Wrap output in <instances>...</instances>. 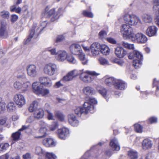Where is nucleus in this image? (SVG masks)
<instances>
[{
	"instance_id": "obj_59",
	"label": "nucleus",
	"mask_w": 159,
	"mask_h": 159,
	"mask_svg": "<svg viewBox=\"0 0 159 159\" xmlns=\"http://www.w3.org/2000/svg\"><path fill=\"white\" fill-rule=\"evenodd\" d=\"M159 84V81L157 80L156 78L153 80V87L154 86H157V90H159V87L157 86Z\"/></svg>"
},
{
	"instance_id": "obj_20",
	"label": "nucleus",
	"mask_w": 159,
	"mask_h": 159,
	"mask_svg": "<svg viewBox=\"0 0 159 159\" xmlns=\"http://www.w3.org/2000/svg\"><path fill=\"white\" fill-rule=\"evenodd\" d=\"M114 86L116 89L123 90L125 89L127 85L124 81L116 79L115 81Z\"/></svg>"
},
{
	"instance_id": "obj_23",
	"label": "nucleus",
	"mask_w": 159,
	"mask_h": 159,
	"mask_svg": "<svg viewBox=\"0 0 159 159\" xmlns=\"http://www.w3.org/2000/svg\"><path fill=\"white\" fill-rule=\"evenodd\" d=\"M68 120L69 123L72 126H75L78 125L79 121L73 114H70L68 116Z\"/></svg>"
},
{
	"instance_id": "obj_2",
	"label": "nucleus",
	"mask_w": 159,
	"mask_h": 159,
	"mask_svg": "<svg viewBox=\"0 0 159 159\" xmlns=\"http://www.w3.org/2000/svg\"><path fill=\"white\" fill-rule=\"evenodd\" d=\"M80 75V78L84 82L89 83L92 82L94 79V76H97L99 75L94 71L89 70H80L79 73Z\"/></svg>"
},
{
	"instance_id": "obj_26",
	"label": "nucleus",
	"mask_w": 159,
	"mask_h": 159,
	"mask_svg": "<svg viewBox=\"0 0 159 159\" xmlns=\"http://www.w3.org/2000/svg\"><path fill=\"white\" fill-rule=\"evenodd\" d=\"M31 86L30 83L28 81L23 83L22 85L21 92L25 93L28 92L31 89Z\"/></svg>"
},
{
	"instance_id": "obj_24",
	"label": "nucleus",
	"mask_w": 159,
	"mask_h": 159,
	"mask_svg": "<svg viewBox=\"0 0 159 159\" xmlns=\"http://www.w3.org/2000/svg\"><path fill=\"white\" fill-rule=\"evenodd\" d=\"M157 29L155 26H149L146 30V34L149 37L156 35Z\"/></svg>"
},
{
	"instance_id": "obj_60",
	"label": "nucleus",
	"mask_w": 159,
	"mask_h": 159,
	"mask_svg": "<svg viewBox=\"0 0 159 159\" xmlns=\"http://www.w3.org/2000/svg\"><path fill=\"white\" fill-rule=\"evenodd\" d=\"M48 51L50 52L52 55H56L57 54V52L55 48H48Z\"/></svg>"
},
{
	"instance_id": "obj_7",
	"label": "nucleus",
	"mask_w": 159,
	"mask_h": 159,
	"mask_svg": "<svg viewBox=\"0 0 159 159\" xmlns=\"http://www.w3.org/2000/svg\"><path fill=\"white\" fill-rule=\"evenodd\" d=\"M124 19L127 24L130 25H136L138 23H140V19L134 15L126 14L124 15Z\"/></svg>"
},
{
	"instance_id": "obj_6",
	"label": "nucleus",
	"mask_w": 159,
	"mask_h": 159,
	"mask_svg": "<svg viewBox=\"0 0 159 159\" xmlns=\"http://www.w3.org/2000/svg\"><path fill=\"white\" fill-rule=\"evenodd\" d=\"M58 71L57 66L56 64L49 63L46 64L43 68V71L46 75L52 76L56 74Z\"/></svg>"
},
{
	"instance_id": "obj_41",
	"label": "nucleus",
	"mask_w": 159,
	"mask_h": 159,
	"mask_svg": "<svg viewBox=\"0 0 159 159\" xmlns=\"http://www.w3.org/2000/svg\"><path fill=\"white\" fill-rule=\"evenodd\" d=\"M134 129L135 131L138 133H142L143 132V127L138 124H135L134 125Z\"/></svg>"
},
{
	"instance_id": "obj_50",
	"label": "nucleus",
	"mask_w": 159,
	"mask_h": 159,
	"mask_svg": "<svg viewBox=\"0 0 159 159\" xmlns=\"http://www.w3.org/2000/svg\"><path fill=\"white\" fill-rule=\"evenodd\" d=\"M98 61L100 64L102 65H109V63L108 61L106 59L101 57L98 59Z\"/></svg>"
},
{
	"instance_id": "obj_13",
	"label": "nucleus",
	"mask_w": 159,
	"mask_h": 159,
	"mask_svg": "<svg viewBox=\"0 0 159 159\" xmlns=\"http://www.w3.org/2000/svg\"><path fill=\"white\" fill-rule=\"evenodd\" d=\"M7 23L5 21H0V37L6 38L8 36L7 30Z\"/></svg>"
},
{
	"instance_id": "obj_39",
	"label": "nucleus",
	"mask_w": 159,
	"mask_h": 159,
	"mask_svg": "<svg viewBox=\"0 0 159 159\" xmlns=\"http://www.w3.org/2000/svg\"><path fill=\"white\" fill-rule=\"evenodd\" d=\"M116 80L113 77H109L105 79V82L106 84L109 85L112 84L114 85V84Z\"/></svg>"
},
{
	"instance_id": "obj_22",
	"label": "nucleus",
	"mask_w": 159,
	"mask_h": 159,
	"mask_svg": "<svg viewBox=\"0 0 159 159\" xmlns=\"http://www.w3.org/2000/svg\"><path fill=\"white\" fill-rule=\"evenodd\" d=\"M57 55V59L59 61H65L66 59L67 56L66 52L62 50L58 51Z\"/></svg>"
},
{
	"instance_id": "obj_21",
	"label": "nucleus",
	"mask_w": 159,
	"mask_h": 159,
	"mask_svg": "<svg viewBox=\"0 0 159 159\" xmlns=\"http://www.w3.org/2000/svg\"><path fill=\"white\" fill-rule=\"evenodd\" d=\"M83 93L85 95L90 96L94 95L95 93V91L92 87L87 86L84 87L83 89Z\"/></svg>"
},
{
	"instance_id": "obj_19",
	"label": "nucleus",
	"mask_w": 159,
	"mask_h": 159,
	"mask_svg": "<svg viewBox=\"0 0 159 159\" xmlns=\"http://www.w3.org/2000/svg\"><path fill=\"white\" fill-rule=\"evenodd\" d=\"M100 44L96 43H93L90 46V50L93 56L98 55L99 53Z\"/></svg>"
},
{
	"instance_id": "obj_57",
	"label": "nucleus",
	"mask_w": 159,
	"mask_h": 159,
	"mask_svg": "<svg viewBox=\"0 0 159 159\" xmlns=\"http://www.w3.org/2000/svg\"><path fill=\"white\" fill-rule=\"evenodd\" d=\"M99 37L101 39H103L106 37L107 33L104 31H101L99 33Z\"/></svg>"
},
{
	"instance_id": "obj_42",
	"label": "nucleus",
	"mask_w": 159,
	"mask_h": 159,
	"mask_svg": "<svg viewBox=\"0 0 159 159\" xmlns=\"http://www.w3.org/2000/svg\"><path fill=\"white\" fill-rule=\"evenodd\" d=\"M55 115L61 121H63L64 119V115L60 112L56 111L54 113Z\"/></svg>"
},
{
	"instance_id": "obj_36",
	"label": "nucleus",
	"mask_w": 159,
	"mask_h": 159,
	"mask_svg": "<svg viewBox=\"0 0 159 159\" xmlns=\"http://www.w3.org/2000/svg\"><path fill=\"white\" fill-rule=\"evenodd\" d=\"M121 44L124 48H126L132 50L134 48V45L133 44H130L127 42L122 41Z\"/></svg>"
},
{
	"instance_id": "obj_43",
	"label": "nucleus",
	"mask_w": 159,
	"mask_h": 159,
	"mask_svg": "<svg viewBox=\"0 0 159 159\" xmlns=\"http://www.w3.org/2000/svg\"><path fill=\"white\" fill-rule=\"evenodd\" d=\"M9 144L7 143H2L0 144V152L5 151L9 147Z\"/></svg>"
},
{
	"instance_id": "obj_33",
	"label": "nucleus",
	"mask_w": 159,
	"mask_h": 159,
	"mask_svg": "<svg viewBox=\"0 0 159 159\" xmlns=\"http://www.w3.org/2000/svg\"><path fill=\"white\" fill-rule=\"evenodd\" d=\"M47 14L50 16H52L51 19L52 21H54L58 18V16L55 13V11L54 9H52L47 12Z\"/></svg>"
},
{
	"instance_id": "obj_37",
	"label": "nucleus",
	"mask_w": 159,
	"mask_h": 159,
	"mask_svg": "<svg viewBox=\"0 0 159 159\" xmlns=\"http://www.w3.org/2000/svg\"><path fill=\"white\" fill-rule=\"evenodd\" d=\"M99 93L104 98L106 99L107 101V97L108 96L107 91L106 89L103 87L101 88L100 89H98Z\"/></svg>"
},
{
	"instance_id": "obj_32",
	"label": "nucleus",
	"mask_w": 159,
	"mask_h": 159,
	"mask_svg": "<svg viewBox=\"0 0 159 159\" xmlns=\"http://www.w3.org/2000/svg\"><path fill=\"white\" fill-rule=\"evenodd\" d=\"M38 106V102L37 101H33L30 105L29 107V111L30 112H34L35 111H36L37 109V107Z\"/></svg>"
},
{
	"instance_id": "obj_61",
	"label": "nucleus",
	"mask_w": 159,
	"mask_h": 159,
	"mask_svg": "<svg viewBox=\"0 0 159 159\" xmlns=\"http://www.w3.org/2000/svg\"><path fill=\"white\" fill-rule=\"evenodd\" d=\"M63 86V84L61 83L60 81L56 82L54 85L53 87L56 89H57Z\"/></svg>"
},
{
	"instance_id": "obj_11",
	"label": "nucleus",
	"mask_w": 159,
	"mask_h": 159,
	"mask_svg": "<svg viewBox=\"0 0 159 159\" xmlns=\"http://www.w3.org/2000/svg\"><path fill=\"white\" fill-rule=\"evenodd\" d=\"M26 70L27 75L31 77H35L38 74L37 67L34 65H28L26 67Z\"/></svg>"
},
{
	"instance_id": "obj_27",
	"label": "nucleus",
	"mask_w": 159,
	"mask_h": 159,
	"mask_svg": "<svg viewBox=\"0 0 159 159\" xmlns=\"http://www.w3.org/2000/svg\"><path fill=\"white\" fill-rule=\"evenodd\" d=\"M152 145V143L150 140H143L142 142V147L144 150L151 148Z\"/></svg>"
},
{
	"instance_id": "obj_1",
	"label": "nucleus",
	"mask_w": 159,
	"mask_h": 159,
	"mask_svg": "<svg viewBox=\"0 0 159 159\" xmlns=\"http://www.w3.org/2000/svg\"><path fill=\"white\" fill-rule=\"evenodd\" d=\"M46 21L42 22L40 25H37L36 24H34L32 29L30 30V35L26 40V43L30 42L32 38H37L43 29L47 25Z\"/></svg>"
},
{
	"instance_id": "obj_14",
	"label": "nucleus",
	"mask_w": 159,
	"mask_h": 159,
	"mask_svg": "<svg viewBox=\"0 0 159 159\" xmlns=\"http://www.w3.org/2000/svg\"><path fill=\"white\" fill-rule=\"evenodd\" d=\"M57 135L59 138L63 139L69 135V130L67 128L63 127L58 129L57 130Z\"/></svg>"
},
{
	"instance_id": "obj_54",
	"label": "nucleus",
	"mask_w": 159,
	"mask_h": 159,
	"mask_svg": "<svg viewBox=\"0 0 159 159\" xmlns=\"http://www.w3.org/2000/svg\"><path fill=\"white\" fill-rule=\"evenodd\" d=\"M56 157L52 153H47L46 154V159H56Z\"/></svg>"
},
{
	"instance_id": "obj_45",
	"label": "nucleus",
	"mask_w": 159,
	"mask_h": 159,
	"mask_svg": "<svg viewBox=\"0 0 159 159\" xmlns=\"http://www.w3.org/2000/svg\"><path fill=\"white\" fill-rule=\"evenodd\" d=\"M0 15L3 18L8 19L9 16V13L7 11L3 10L0 12Z\"/></svg>"
},
{
	"instance_id": "obj_35",
	"label": "nucleus",
	"mask_w": 159,
	"mask_h": 159,
	"mask_svg": "<svg viewBox=\"0 0 159 159\" xmlns=\"http://www.w3.org/2000/svg\"><path fill=\"white\" fill-rule=\"evenodd\" d=\"M143 20L145 23H150L152 22V18L149 15L145 14L142 16Z\"/></svg>"
},
{
	"instance_id": "obj_31",
	"label": "nucleus",
	"mask_w": 159,
	"mask_h": 159,
	"mask_svg": "<svg viewBox=\"0 0 159 159\" xmlns=\"http://www.w3.org/2000/svg\"><path fill=\"white\" fill-rule=\"evenodd\" d=\"M6 107L7 110L9 112L14 111L16 108L15 104L12 102H10L8 103Z\"/></svg>"
},
{
	"instance_id": "obj_4",
	"label": "nucleus",
	"mask_w": 159,
	"mask_h": 159,
	"mask_svg": "<svg viewBox=\"0 0 159 159\" xmlns=\"http://www.w3.org/2000/svg\"><path fill=\"white\" fill-rule=\"evenodd\" d=\"M93 109L92 105L88 102H84L83 107H76L74 110L75 113L78 116H80L82 115L87 114L90 110Z\"/></svg>"
},
{
	"instance_id": "obj_34",
	"label": "nucleus",
	"mask_w": 159,
	"mask_h": 159,
	"mask_svg": "<svg viewBox=\"0 0 159 159\" xmlns=\"http://www.w3.org/2000/svg\"><path fill=\"white\" fill-rule=\"evenodd\" d=\"M128 155L130 159H136L138 157L137 152L132 150L128 151Z\"/></svg>"
},
{
	"instance_id": "obj_62",
	"label": "nucleus",
	"mask_w": 159,
	"mask_h": 159,
	"mask_svg": "<svg viewBox=\"0 0 159 159\" xmlns=\"http://www.w3.org/2000/svg\"><path fill=\"white\" fill-rule=\"evenodd\" d=\"M7 118L6 117L4 116L0 119V125H3L6 122Z\"/></svg>"
},
{
	"instance_id": "obj_52",
	"label": "nucleus",
	"mask_w": 159,
	"mask_h": 159,
	"mask_svg": "<svg viewBox=\"0 0 159 159\" xmlns=\"http://www.w3.org/2000/svg\"><path fill=\"white\" fill-rule=\"evenodd\" d=\"M66 59L70 63L75 64L76 62L75 59L71 55H67Z\"/></svg>"
},
{
	"instance_id": "obj_44",
	"label": "nucleus",
	"mask_w": 159,
	"mask_h": 159,
	"mask_svg": "<svg viewBox=\"0 0 159 159\" xmlns=\"http://www.w3.org/2000/svg\"><path fill=\"white\" fill-rule=\"evenodd\" d=\"M21 135L20 131L18 130L15 132L13 133L11 135L13 139H19Z\"/></svg>"
},
{
	"instance_id": "obj_15",
	"label": "nucleus",
	"mask_w": 159,
	"mask_h": 159,
	"mask_svg": "<svg viewBox=\"0 0 159 159\" xmlns=\"http://www.w3.org/2000/svg\"><path fill=\"white\" fill-rule=\"evenodd\" d=\"M39 80L41 84L46 87H50L52 85V80L50 78L48 77H40L39 79Z\"/></svg>"
},
{
	"instance_id": "obj_8",
	"label": "nucleus",
	"mask_w": 159,
	"mask_h": 159,
	"mask_svg": "<svg viewBox=\"0 0 159 159\" xmlns=\"http://www.w3.org/2000/svg\"><path fill=\"white\" fill-rule=\"evenodd\" d=\"M134 57H136L138 59L134 60L133 61V65L136 69L139 68L142 64L141 61L143 59L142 54L139 51H134Z\"/></svg>"
},
{
	"instance_id": "obj_53",
	"label": "nucleus",
	"mask_w": 159,
	"mask_h": 159,
	"mask_svg": "<svg viewBox=\"0 0 159 159\" xmlns=\"http://www.w3.org/2000/svg\"><path fill=\"white\" fill-rule=\"evenodd\" d=\"M6 106L5 102H0V113H3L5 111Z\"/></svg>"
},
{
	"instance_id": "obj_47",
	"label": "nucleus",
	"mask_w": 159,
	"mask_h": 159,
	"mask_svg": "<svg viewBox=\"0 0 159 159\" xmlns=\"http://www.w3.org/2000/svg\"><path fill=\"white\" fill-rule=\"evenodd\" d=\"M24 69H22L21 71V74H18L17 75V77L19 79L26 80V75L24 72Z\"/></svg>"
},
{
	"instance_id": "obj_18",
	"label": "nucleus",
	"mask_w": 159,
	"mask_h": 159,
	"mask_svg": "<svg viewBox=\"0 0 159 159\" xmlns=\"http://www.w3.org/2000/svg\"><path fill=\"white\" fill-rule=\"evenodd\" d=\"M41 85H40L39 82L37 81L34 82L32 84L33 92L38 95H40V93L43 89V87Z\"/></svg>"
},
{
	"instance_id": "obj_9",
	"label": "nucleus",
	"mask_w": 159,
	"mask_h": 159,
	"mask_svg": "<svg viewBox=\"0 0 159 159\" xmlns=\"http://www.w3.org/2000/svg\"><path fill=\"white\" fill-rule=\"evenodd\" d=\"M131 40L133 42L138 43H144L147 40V39L145 35L141 33H138L132 37Z\"/></svg>"
},
{
	"instance_id": "obj_10",
	"label": "nucleus",
	"mask_w": 159,
	"mask_h": 159,
	"mask_svg": "<svg viewBox=\"0 0 159 159\" xmlns=\"http://www.w3.org/2000/svg\"><path fill=\"white\" fill-rule=\"evenodd\" d=\"M13 100L16 104L20 107L24 105L25 103L24 97L20 94H15L13 98Z\"/></svg>"
},
{
	"instance_id": "obj_3",
	"label": "nucleus",
	"mask_w": 159,
	"mask_h": 159,
	"mask_svg": "<svg viewBox=\"0 0 159 159\" xmlns=\"http://www.w3.org/2000/svg\"><path fill=\"white\" fill-rule=\"evenodd\" d=\"M71 53L75 55H79V58L83 65H86L88 62V60L85 57V55L82 53L80 46L78 44H73L70 47Z\"/></svg>"
},
{
	"instance_id": "obj_29",
	"label": "nucleus",
	"mask_w": 159,
	"mask_h": 159,
	"mask_svg": "<svg viewBox=\"0 0 159 159\" xmlns=\"http://www.w3.org/2000/svg\"><path fill=\"white\" fill-rule=\"evenodd\" d=\"M110 145L113 150L119 151L120 149V146L116 140H111Z\"/></svg>"
},
{
	"instance_id": "obj_46",
	"label": "nucleus",
	"mask_w": 159,
	"mask_h": 159,
	"mask_svg": "<svg viewBox=\"0 0 159 159\" xmlns=\"http://www.w3.org/2000/svg\"><path fill=\"white\" fill-rule=\"evenodd\" d=\"M22 84L19 81H16L13 84L14 88L16 90H20L22 87Z\"/></svg>"
},
{
	"instance_id": "obj_25",
	"label": "nucleus",
	"mask_w": 159,
	"mask_h": 159,
	"mask_svg": "<svg viewBox=\"0 0 159 159\" xmlns=\"http://www.w3.org/2000/svg\"><path fill=\"white\" fill-rule=\"evenodd\" d=\"M44 115V111L42 109H38L34 112V118L39 119L42 118Z\"/></svg>"
},
{
	"instance_id": "obj_28",
	"label": "nucleus",
	"mask_w": 159,
	"mask_h": 159,
	"mask_svg": "<svg viewBox=\"0 0 159 159\" xmlns=\"http://www.w3.org/2000/svg\"><path fill=\"white\" fill-rule=\"evenodd\" d=\"M101 52L104 55H107L109 54L110 50L109 47L106 45H100L99 48Z\"/></svg>"
},
{
	"instance_id": "obj_56",
	"label": "nucleus",
	"mask_w": 159,
	"mask_h": 159,
	"mask_svg": "<svg viewBox=\"0 0 159 159\" xmlns=\"http://www.w3.org/2000/svg\"><path fill=\"white\" fill-rule=\"evenodd\" d=\"M65 39L64 36L62 35H58L57 38L56 42H59L63 41Z\"/></svg>"
},
{
	"instance_id": "obj_63",
	"label": "nucleus",
	"mask_w": 159,
	"mask_h": 159,
	"mask_svg": "<svg viewBox=\"0 0 159 159\" xmlns=\"http://www.w3.org/2000/svg\"><path fill=\"white\" fill-rule=\"evenodd\" d=\"M48 113V118L49 120H54V116L53 114L50 112L49 111L47 110Z\"/></svg>"
},
{
	"instance_id": "obj_16",
	"label": "nucleus",
	"mask_w": 159,
	"mask_h": 159,
	"mask_svg": "<svg viewBox=\"0 0 159 159\" xmlns=\"http://www.w3.org/2000/svg\"><path fill=\"white\" fill-rule=\"evenodd\" d=\"M79 75V73L77 71L75 70H73L68 73L63 78L62 80L64 81L71 80Z\"/></svg>"
},
{
	"instance_id": "obj_49",
	"label": "nucleus",
	"mask_w": 159,
	"mask_h": 159,
	"mask_svg": "<svg viewBox=\"0 0 159 159\" xmlns=\"http://www.w3.org/2000/svg\"><path fill=\"white\" fill-rule=\"evenodd\" d=\"M50 91L48 89L43 88L40 93V95H41L43 96H46L48 95Z\"/></svg>"
},
{
	"instance_id": "obj_40",
	"label": "nucleus",
	"mask_w": 159,
	"mask_h": 159,
	"mask_svg": "<svg viewBox=\"0 0 159 159\" xmlns=\"http://www.w3.org/2000/svg\"><path fill=\"white\" fill-rule=\"evenodd\" d=\"M153 7V13L155 16L159 15V3L156 4Z\"/></svg>"
},
{
	"instance_id": "obj_12",
	"label": "nucleus",
	"mask_w": 159,
	"mask_h": 159,
	"mask_svg": "<svg viewBox=\"0 0 159 159\" xmlns=\"http://www.w3.org/2000/svg\"><path fill=\"white\" fill-rule=\"evenodd\" d=\"M41 128L39 130L40 133L41 135L37 137L38 138H43L47 135V133L49 130L47 129L48 127L47 125L44 121H41L40 123Z\"/></svg>"
},
{
	"instance_id": "obj_48",
	"label": "nucleus",
	"mask_w": 159,
	"mask_h": 159,
	"mask_svg": "<svg viewBox=\"0 0 159 159\" xmlns=\"http://www.w3.org/2000/svg\"><path fill=\"white\" fill-rule=\"evenodd\" d=\"M82 14L85 16L89 18H93V15L92 12L86 10L83 11L82 12Z\"/></svg>"
},
{
	"instance_id": "obj_5",
	"label": "nucleus",
	"mask_w": 159,
	"mask_h": 159,
	"mask_svg": "<svg viewBox=\"0 0 159 159\" xmlns=\"http://www.w3.org/2000/svg\"><path fill=\"white\" fill-rule=\"evenodd\" d=\"M120 32L123 35V38L125 40L132 39L134 34L133 29L129 25L123 24L122 25Z\"/></svg>"
},
{
	"instance_id": "obj_58",
	"label": "nucleus",
	"mask_w": 159,
	"mask_h": 159,
	"mask_svg": "<svg viewBox=\"0 0 159 159\" xmlns=\"http://www.w3.org/2000/svg\"><path fill=\"white\" fill-rule=\"evenodd\" d=\"M107 41L109 43L113 44H116V41L113 38H107Z\"/></svg>"
},
{
	"instance_id": "obj_55",
	"label": "nucleus",
	"mask_w": 159,
	"mask_h": 159,
	"mask_svg": "<svg viewBox=\"0 0 159 159\" xmlns=\"http://www.w3.org/2000/svg\"><path fill=\"white\" fill-rule=\"evenodd\" d=\"M18 16L15 14L12 15L11 16V21L12 23H14L18 19Z\"/></svg>"
},
{
	"instance_id": "obj_51",
	"label": "nucleus",
	"mask_w": 159,
	"mask_h": 159,
	"mask_svg": "<svg viewBox=\"0 0 159 159\" xmlns=\"http://www.w3.org/2000/svg\"><path fill=\"white\" fill-rule=\"evenodd\" d=\"M85 102H88L90 104L93 106V108H94L93 104H96L97 103V101L95 99L93 98H90L89 99V100Z\"/></svg>"
},
{
	"instance_id": "obj_38",
	"label": "nucleus",
	"mask_w": 159,
	"mask_h": 159,
	"mask_svg": "<svg viewBox=\"0 0 159 159\" xmlns=\"http://www.w3.org/2000/svg\"><path fill=\"white\" fill-rule=\"evenodd\" d=\"M35 153L36 154L41 156L44 155L46 153L45 151L39 146H37L36 147Z\"/></svg>"
},
{
	"instance_id": "obj_30",
	"label": "nucleus",
	"mask_w": 159,
	"mask_h": 159,
	"mask_svg": "<svg viewBox=\"0 0 159 159\" xmlns=\"http://www.w3.org/2000/svg\"><path fill=\"white\" fill-rule=\"evenodd\" d=\"M43 144L47 147H52L55 146L56 144V142L53 140H43Z\"/></svg>"
},
{
	"instance_id": "obj_17",
	"label": "nucleus",
	"mask_w": 159,
	"mask_h": 159,
	"mask_svg": "<svg viewBox=\"0 0 159 159\" xmlns=\"http://www.w3.org/2000/svg\"><path fill=\"white\" fill-rule=\"evenodd\" d=\"M115 53L118 57H123L127 53V52L122 47H118L115 49Z\"/></svg>"
},
{
	"instance_id": "obj_64",
	"label": "nucleus",
	"mask_w": 159,
	"mask_h": 159,
	"mask_svg": "<svg viewBox=\"0 0 159 159\" xmlns=\"http://www.w3.org/2000/svg\"><path fill=\"white\" fill-rule=\"evenodd\" d=\"M57 125L56 124H53L49 127L50 130L51 131H54L57 128Z\"/></svg>"
}]
</instances>
